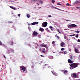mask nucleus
Listing matches in <instances>:
<instances>
[{
  "label": "nucleus",
  "instance_id": "20e7f679",
  "mask_svg": "<svg viewBox=\"0 0 80 80\" xmlns=\"http://www.w3.org/2000/svg\"><path fill=\"white\" fill-rule=\"evenodd\" d=\"M20 70L21 72H25L26 70L25 69V68L24 67L21 66L20 68Z\"/></svg>",
  "mask_w": 80,
  "mask_h": 80
},
{
  "label": "nucleus",
  "instance_id": "79ce46f5",
  "mask_svg": "<svg viewBox=\"0 0 80 80\" xmlns=\"http://www.w3.org/2000/svg\"><path fill=\"white\" fill-rule=\"evenodd\" d=\"M18 17H20V14H19L18 15Z\"/></svg>",
  "mask_w": 80,
  "mask_h": 80
},
{
  "label": "nucleus",
  "instance_id": "774afa93",
  "mask_svg": "<svg viewBox=\"0 0 80 80\" xmlns=\"http://www.w3.org/2000/svg\"><path fill=\"white\" fill-rule=\"evenodd\" d=\"M79 47V48H80V47Z\"/></svg>",
  "mask_w": 80,
  "mask_h": 80
},
{
  "label": "nucleus",
  "instance_id": "a211bd4d",
  "mask_svg": "<svg viewBox=\"0 0 80 80\" xmlns=\"http://www.w3.org/2000/svg\"><path fill=\"white\" fill-rule=\"evenodd\" d=\"M48 58H50V59H51V60L53 59V57L52 56H49Z\"/></svg>",
  "mask_w": 80,
  "mask_h": 80
},
{
  "label": "nucleus",
  "instance_id": "3c124183",
  "mask_svg": "<svg viewBox=\"0 0 80 80\" xmlns=\"http://www.w3.org/2000/svg\"><path fill=\"white\" fill-rule=\"evenodd\" d=\"M66 22H68V21H70V20H66Z\"/></svg>",
  "mask_w": 80,
  "mask_h": 80
},
{
  "label": "nucleus",
  "instance_id": "a19ab883",
  "mask_svg": "<svg viewBox=\"0 0 80 80\" xmlns=\"http://www.w3.org/2000/svg\"><path fill=\"white\" fill-rule=\"evenodd\" d=\"M78 42H80V39H78Z\"/></svg>",
  "mask_w": 80,
  "mask_h": 80
},
{
  "label": "nucleus",
  "instance_id": "4be33fe9",
  "mask_svg": "<svg viewBox=\"0 0 80 80\" xmlns=\"http://www.w3.org/2000/svg\"><path fill=\"white\" fill-rule=\"evenodd\" d=\"M66 5H67V6H68V7H70L71 6H72L71 4H70L68 3H67L66 4Z\"/></svg>",
  "mask_w": 80,
  "mask_h": 80
},
{
  "label": "nucleus",
  "instance_id": "6e6552de",
  "mask_svg": "<svg viewBox=\"0 0 80 80\" xmlns=\"http://www.w3.org/2000/svg\"><path fill=\"white\" fill-rule=\"evenodd\" d=\"M68 62L69 63V65H70L71 63H72L73 62V61H72L70 59H68Z\"/></svg>",
  "mask_w": 80,
  "mask_h": 80
},
{
  "label": "nucleus",
  "instance_id": "603ef678",
  "mask_svg": "<svg viewBox=\"0 0 80 80\" xmlns=\"http://www.w3.org/2000/svg\"><path fill=\"white\" fill-rule=\"evenodd\" d=\"M72 56H71V57H70L71 59H72Z\"/></svg>",
  "mask_w": 80,
  "mask_h": 80
},
{
  "label": "nucleus",
  "instance_id": "6ab92c4d",
  "mask_svg": "<svg viewBox=\"0 0 80 80\" xmlns=\"http://www.w3.org/2000/svg\"><path fill=\"white\" fill-rule=\"evenodd\" d=\"M78 1H76L75 2H73V5H75V4H77V3H78Z\"/></svg>",
  "mask_w": 80,
  "mask_h": 80
},
{
  "label": "nucleus",
  "instance_id": "f704fd0d",
  "mask_svg": "<svg viewBox=\"0 0 80 80\" xmlns=\"http://www.w3.org/2000/svg\"><path fill=\"white\" fill-rule=\"evenodd\" d=\"M39 2L40 3H43V2L42 1H40Z\"/></svg>",
  "mask_w": 80,
  "mask_h": 80
},
{
  "label": "nucleus",
  "instance_id": "2eb2a0df",
  "mask_svg": "<svg viewBox=\"0 0 80 80\" xmlns=\"http://www.w3.org/2000/svg\"><path fill=\"white\" fill-rule=\"evenodd\" d=\"M39 31L40 32H43V31H44V29L42 28H41L39 29Z\"/></svg>",
  "mask_w": 80,
  "mask_h": 80
},
{
  "label": "nucleus",
  "instance_id": "2f4dec72",
  "mask_svg": "<svg viewBox=\"0 0 80 80\" xmlns=\"http://www.w3.org/2000/svg\"><path fill=\"white\" fill-rule=\"evenodd\" d=\"M56 37H57V38H58V39H60V37L58 36H57Z\"/></svg>",
  "mask_w": 80,
  "mask_h": 80
},
{
  "label": "nucleus",
  "instance_id": "dca6fc26",
  "mask_svg": "<svg viewBox=\"0 0 80 80\" xmlns=\"http://www.w3.org/2000/svg\"><path fill=\"white\" fill-rule=\"evenodd\" d=\"M63 72H64V74H66V73H68V71H67V70H63L62 71Z\"/></svg>",
  "mask_w": 80,
  "mask_h": 80
},
{
  "label": "nucleus",
  "instance_id": "864d4df0",
  "mask_svg": "<svg viewBox=\"0 0 80 80\" xmlns=\"http://www.w3.org/2000/svg\"><path fill=\"white\" fill-rule=\"evenodd\" d=\"M72 38H74V40H75V38H74V37H72Z\"/></svg>",
  "mask_w": 80,
  "mask_h": 80
},
{
  "label": "nucleus",
  "instance_id": "f03ea898",
  "mask_svg": "<svg viewBox=\"0 0 80 80\" xmlns=\"http://www.w3.org/2000/svg\"><path fill=\"white\" fill-rule=\"evenodd\" d=\"M70 66L72 67L73 68H76V67H78V65L77 64V63H74L71 64L70 65Z\"/></svg>",
  "mask_w": 80,
  "mask_h": 80
},
{
  "label": "nucleus",
  "instance_id": "7c9ffc66",
  "mask_svg": "<svg viewBox=\"0 0 80 80\" xmlns=\"http://www.w3.org/2000/svg\"><path fill=\"white\" fill-rule=\"evenodd\" d=\"M75 37L76 38H78V34H76Z\"/></svg>",
  "mask_w": 80,
  "mask_h": 80
},
{
  "label": "nucleus",
  "instance_id": "6e6d98bb",
  "mask_svg": "<svg viewBox=\"0 0 80 80\" xmlns=\"http://www.w3.org/2000/svg\"><path fill=\"white\" fill-rule=\"evenodd\" d=\"M78 74H80V72H78Z\"/></svg>",
  "mask_w": 80,
  "mask_h": 80
},
{
  "label": "nucleus",
  "instance_id": "69168bd1",
  "mask_svg": "<svg viewBox=\"0 0 80 80\" xmlns=\"http://www.w3.org/2000/svg\"><path fill=\"white\" fill-rule=\"evenodd\" d=\"M37 5H38V3H37Z\"/></svg>",
  "mask_w": 80,
  "mask_h": 80
},
{
  "label": "nucleus",
  "instance_id": "c85d7f7f",
  "mask_svg": "<svg viewBox=\"0 0 80 80\" xmlns=\"http://www.w3.org/2000/svg\"><path fill=\"white\" fill-rule=\"evenodd\" d=\"M69 68H70V70H72V69H73V67L72 66H71V67H70Z\"/></svg>",
  "mask_w": 80,
  "mask_h": 80
},
{
  "label": "nucleus",
  "instance_id": "0e129e2a",
  "mask_svg": "<svg viewBox=\"0 0 80 80\" xmlns=\"http://www.w3.org/2000/svg\"><path fill=\"white\" fill-rule=\"evenodd\" d=\"M69 78L70 79V78Z\"/></svg>",
  "mask_w": 80,
  "mask_h": 80
},
{
  "label": "nucleus",
  "instance_id": "37998d69",
  "mask_svg": "<svg viewBox=\"0 0 80 80\" xmlns=\"http://www.w3.org/2000/svg\"><path fill=\"white\" fill-rule=\"evenodd\" d=\"M0 45H2V42L0 41Z\"/></svg>",
  "mask_w": 80,
  "mask_h": 80
},
{
  "label": "nucleus",
  "instance_id": "f3484780",
  "mask_svg": "<svg viewBox=\"0 0 80 80\" xmlns=\"http://www.w3.org/2000/svg\"><path fill=\"white\" fill-rule=\"evenodd\" d=\"M10 8H12L13 10H16V8H15V7H13L12 6H10Z\"/></svg>",
  "mask_w": 80,
  "mask_h": 80
},
{
  "label": "nucleus",
  "instance_id": "7ed1b4c3",
  "mask_svg": "<svg viewBox=\"0 0 80 80\" xmlns=\"http://www.w3.org/2000/svg\"><path fill=\"white\" fill-rule=\"evenodd\" d=\"M71 77L73 78H78L79 76L78 75H76L75 73H73L71 74Z\"/></svg>",
  "mask_w": 80,
  "mask_h": 80
},
{
  "label": "nucleus",
  "instance_id": "c756f323",
  "mask_svg": "<svg viewBox=\"0 0 80 80\" xmlns=\"http://www.w3.org/2000/svg\"><path fill=\"white\" fill-rule=\"evenodd\" d=\"M30 27V26H29V27H28V28L30 30H31V28H30V27Z\"/></svg>",
  "mask_w": 80,
  "mask_h": 80
},
{
  "label": "nucleus",
  "instance_id": "58836bf2",
  "mask_svg": "<svg viewBox=\"0 0 80 80\" xmlns=\"http://www.w3.org/2000/svg\"><path fill=\"white\" fill-rule=\"evenodd\" d=\"M48 17L52 18V16H51V15H48Z\"/></svg>",
  "mask_w": 80,
  "mask_h": 80
},
{
  "label": "nucleus",
  "instance_id": "cd10ccee",
  "mask_svg": "<svg viewBox=\"0 0 80 80\" xmlns=\"http://www.w3.org/2000/svg\"><path fill=\"white\" fill-rule=\"evenodd\" d=\"M75 32H76L77 33H79V31L78 30L77 31H75Z\"/></svg>",
  "mask_w": 80,
  "mask_h": 80
},
{
  "label": "nucleus",
  "instance_id": "8fccbe9b",
  "mask_svg": "<svg viewBox=\"0 0 80 80\" xmlns=\"http://www.w3.org/2000/svg\"><path fill=\"white\" fill-rule=\"evenodd\" d=\"M3 57H4V58H6V57H5V56L4 55Z\"/></svg>",
  "mask_w": 80,
  "mask_h": 80
},
{
  "label": "nucleus",
  "instance_id": "1a4fd4ad",
  "mask_svg": "<svg viewBox=\"0 0 80 80\" xmlns=\"http://www.w3.org/2000/svg\"><path fill=\"white\" fill-rule=\"evenodd\" d=\"M38 32H37L35 31H34L33 33V36H35V35H38Z\"/></svg>",
  "mask_w": 80,
  "mask_h": 80
},
{
  "label": "nucleus",
  "instance_id": "c03bdc74",
  "mask_svg": "<svg viewBox=\"0 0 80 80\" xmlns=\"http://www.w3.org/2000/svg\"><path fill=\"white\" fill-rule=\"evenodd\" d=\"M77 8L78 9H80V7H77Z\"/></svg>",
  "mask_w": 80,
  "mask_h": 80
},
{
  "label": "nucleus",
  "instance_id": "393cba45",
  "mask_svg": "<svg viewBox=\"0 0 80 80\" xmlns=\"http://www.w3.org/2000/svg\"><path fill=\"white\" fill-rule=\"evenodd\" d=\"M27 17L28 18H30V16L29 15L27 14Z\"/></svg>",
  "mask_w": 80,
  "mask_h": 80
},
{
  "label": "nucleus",
  "instance_id": "4468645a",
  "mask_svg": "<svg viewBox=\"0 0 80 80\" xmlns=\"http://www.w3.org/2000/svg\"><path fill=\"white\" fill-rule=\"evenodd\" d=\"M40 46H41L42 47H47V44L43 45V44H41Z\"/></svg>",
  "mask_w": 80,
  "mask_h": 80
},
{
  "label": "nucleus",
  "instance_id": "423d86ee",
  "mask_svg": "<svg viewBox=\"0 0 80 80\" xmlns=\"http://www.w3.org/2000/svg\"><path fill=\"white\" fill-rule=\"evenodd\" d=\"M37 24H38V22H33V23H32L31 24H28V25H36Z\"/></svg>",
  "mask_w": 80,
  "mask_h": 80
},
{
  "label": "nucleus",
  "instance_id": "ea45409f",
  "mask_svg": "<svg viewBox=\"0 0 80 80\" xmlns=\"http://www.w3.org/2000/svg\"><path fill=\"white\" fill-rule=\"evenodd\" d=\"M34 2H36V1H37V0H32Z\"/></svg>",
  "mask_w": 80,
  "mask_h": 80
},
{
  "label": "nucleus",
  "instance_id": "09e8293b",
  "mask_svg": "<svg viewBox=\"0 0 80 80\" xmlns=\"http://www.w3.org/2000/svg\"><path fill=\"white\" fill-rule=\"evenodd\" d=\"M48 68H51L50 67L48 66Z\"/></svg>",
  "mask_w": 80,
  "mask_h": 80
},
{
  "label": "nucleus",
  "instance_id": "0eeeda50",
  "mask_svg": "<svg viewBox=\"0 0 80 80\" xmlns=\"http://www.w3.org/2000/svg\"><path fill=\"white\" fill-rule=\"evenodd\" d=\"M13 52H14V50L12 49H10L9 50H8V53H10Z\"/></svg>",
  "mask_w": 80,
  "mask_h": 80
},
{
  "label": "nucleus",
  "instance_id": "e433bc0d",
  "mask_svg": "<svg viewBox=\"0 0 80 80\" xmlns=\"http://www.w3.org/2000/svg\"><path fill=\"white\" fill-rule=\"evenodd\" d=\"M55 41H53L52 42V44H55Z\"/></svg>",
  "mask_w": 80,
  "mask_h": 80
},
{
  "label": "nucleus",
  "instance_id": "473e14b6",
  "mask_svg": "<svg viewBox=\"0 0 80 80\" xmlns=\"http://www.w3.org/2000/svg\"><path fill=\"white\" fill-rule=\"evenodd\" d=\"M42 53H45L46 52L45 51H44V50H42Z\"/></svg>",
  "mask_w": 80,
  "mask_h": 80
},
{
  "label": "nucleus",
  "instance_id": "bf43d9fd",
  "mask_svg": "<svg viewBox=\"0 0 80 80\" xmlns=\"http://www.w3.org/2000/svg\"><path fill=\"white\" fill-rule=\"evenodd\" d=\"M28 46H30V44H28Z\"/></svg>",
  "mask_w": 80,
  "mask_h": 80
},
{
  "label": "nucleus",
  "instance_id": "4d7b16f0",
  "mask_svg": "<svg viewBox=\"0 0 80 80\" xmlns=\"http://www.w3.org/2000/svg\"><path fill=\"white\" fill-rule=\"evenodd\" d=\"M9 23H12V22H9Z\"/></svg>",
  "mask_w": 80,
  "mask_h": 80
},
{
  "label": "nucleus",
  "instance_id": "49530a36",
  "mask_svg": "<svg viewBox=\"0 0 80 80\" xmlns=\"http://www.w3.org/2000/svg\"><path fill=\"white\" fill-rule=\"evenodd\" d=\"M47 32H50V31L48 29L47 30Z\"/></svg>",
  "mask_w": 80,
  "mask_h": 80
},
{
  "label": "nucleus",
  "instance_id": "680f3d73",
  "mask_svg": "<svg viewBox=\"0 0 80 80\" xmlns=\"http://www.w3.org/2000/svg\"><path fill=\"white\" fill-rule=\"evenodd\" d=\"M38 48V47H36V48Z\"/></svg>",
  "mask_w": 80,
  "mask_h": 80
},
{
  "label": "nucleus",
  "instance_id": "a878e982",
  "mask_svg": "<svg viewBox=\"0 0 80 80\" xmlns=\"http://www.w3.org/2000/svg\"><path fill=\"white\" fill-rule=\"evenodd\" d=\"M38 38H41V35H39L38 36Z\"/></svg>",
  "mask_w": 80,
  "mask_h": 80
},
{
  "label": "nucleus",
  "instance_id": "9d476101",
  "mask_svg": "<svg viewBox=\"0 0 80 80\" xmlns=\"http://www.w3.org/2000/svg\"><path fill=\"white\" fill-rule=\"evenodd\" d=\"M51 72L52 73L53 75H55V76H57V73L56 72H54L53 71H52Z\"/></svg>",
  "mask_w": 80,
  "mask_h": 80
},
{
  "label": "nucleus",
  "instance_id": "aec40b11",
  "mask_svg": "<svg viewBox=\"0 0 80 80\" xmlns=\"http://www.w3.org/2000/svg\"><path fill=\"white\" fill-rule=\"evenodd\" d=\"M49 28H50V29H51V30L52 31H53L54 30L53 28L51 26H50L49 27Z\"/></svg>",
  "mask_w": 80,
  "mask_h": 80
},
{
  "label": "nucleus",
  "instance_id": "e2e57ef3",
  "mask_svg": "<svg viewBox=\"0 0 80 80\" xmlns=\"http://www.w3.org/2000/svg\"><path fill=\"white\" fill-rule=\"evenodd\" d=\"M61 53H63V52H61Z\"/></svg>",
  "mask_w": 80,
  "mask_h": 80
},
{
  "label": "nucleus",
  "instance_id": "052dcab7",
  "mask_svg": "<svg viewBox=\"0 0 80 80\" xmlns=\"http://www.w3.org/2000/svg\"><path fill=\"white\" fill-rule=\"evenodd\" d=\"M45 65H48V64H45Z\"/></svg>",
  "mask_w": 80,
  "mask_h": 80
},
{
  "label": "nucleus",
  "instance_id": "72a5a7b5",
  "mask_svg": "<svg viewBox=\"0 0 80 80\" xmlns=\"http://www.w3.org/2000/svg\"><path fill=\"white\" fill-rule=\"evenodd\" d=\"M64 54L65 55V54H67V52L66 51H64Z\"/></svg>",
  "mask_w": 80,
  "mask_h": 80
},
{
  "label": "nucleus",
  "instance_id": "9b49d317",
  "mask_svg": "<svg viewBox=\"0 0 80 80\" xmlns=\"http://www.w3.org/2000/svg\"><path fill=\"white\" fill-rule=\"evenodd\" d=\"M75 51L76 53H79V50L77 49H75Z\"/></svg>",
  "mask_w": 80,
  "mask_h": 80
},
{
  "label": "nucleus",
  "instance_id": "4c0bfd02",
  "mask_svg": "<svg viewBox=\"0 0 80 80\" xmlns=\"http://www.w3.org/2000/svg\"><path fill=\"white\" fill-rule=\"evenodd\" d=\"M57 4L58 5H61V4L59 2Z\"/></svg>",
  "mask_w": 80,
  "mask_h": 80
},
{
  "label": "nucleus",
  "instance_id": "13d9d810",
  "mask_svg": "<svg viewBox=\"0 0 80 80\" xmlns=\"http://www.w3.org/2000/svg\"><path fill=\"white\" fill-rule=\"evenodd\" d=\"M43 50H45V48H43Z\"/></svg>",
  "mask_w": 80,
  "mask_h": 80
},
{
  "label": "nucleus",
  "instance_id": "412c9836",
  "mask_svg": "<svg viewBox=\"0 0 80 80\" xmlns=\"http://www.w3.org/2000/svg\"><path fill=\"white\" fill-rule=\"evenodd\" d=\"M55 8L56 9H57V10H61V11H63L64 12H66V11H64V10H61V9H59L58 8H56V7Z\"/></svg>",
  "mask_w": 80,
  "mask_h": 80
},
{
  "label": "nucleus",
  "instance_id": "5701e85b",
  "mask_svg": "<svg viewBox=\"0 0 80 80\" xmlns=\"http://www.w3.org/2000/svg\"><path fill=\"white\" fill-rule=\"evenodd\" d=\"M75 35V34H73L72 35H68L69 37H73Z\"/></svg>",
  "mask_w": 80,
  "mask_h": 80
},
{
  "label": "nucleus",
  "instance_id": "b1692460",
  "mask_svg": "<svg viewBox=\"0 0 80 80\" xmlns=\"http://www.w3.org/2000/svg\"><path fill=\"white\" fill-rule=\"evenodd\" d=\"M64 38L66 40H68V38L66 36H64Z\"/></svg>",
  "mask_w": 80,
  "mask_h": 80
},
{
  "label": "nucleus",
  "instance_id": "5fc2aeb1",
  "mask_svg": "<svg viewBox=\"0 0 80 80\" xmlns=\"http://www.w3.org/2000/svg\"><path fill=\"white\" fill-rule=\"evenodd\" d=\"M53 46H55V44H53Z\"/></svg>",
  "mask_w": 80,
  "mask_h": 80
},
{
  "label": "nucleus",
  "instance_id": "c9c22d12",
  "mask_svg": "<svg viewBox=\"0 0 80 80\" xmlns=\"http://www.w3.org/2000/svg\"><path fill=\"white\" fill-rule=\"evenodd\" d=\"M58 33H61V32H60V30H59V29H58Z\"/></svg>",
  "mask_w": 80,
  "mask_h": 80
},
{
  "label": "nucleus",
  "instance_id": "f257e3e1",
  "mask_svg": "<svg viewBox=\"0 0 80 80\" xmlns=\"http://www.w3.org/2000/svg\"><path fill=\"white\" fill-rule=\"evenodd\" d=\"M68 28H76L77 27V25H75V24H68Z\"/></svg>",
  "mask_w": 80,
  "mask_h": 80
},
{
  "label": "nucleus",
  "instance_id": "a18cd8bd",
  "mask_svg": "<svg viewBox=\"0 0 80 80\" xmlns=\"http://www.w3.org/2000/svg\"><path fill=\"white\" fill-rule=\"evenodd\" d=\"M41 57H44V56L42 55H40Z\"/></svg>",
  "mask_w": 80,
  "mask_h": 80
},
{
  "label": "nucleus",
  "instance_id": "f8f14e48",
  "mask_svg": "<svg viewBox=\"0 0 80 80\" xmlns=\"http://www.w3.org/2000/svg\"><path fill=\"white\" fill-rule=\"evenodd\" d=\"M65 42H62L61 44H60V45H61V47H63V45H65Z\"/></svg>",
  "mask_w": 80,
  "mask_h": 80
},
{
  "label": "nucleus",
  "instance_id": "bb28decb",
  "mask_svg": "<svg viewBox=\"0 0 80 80\" xmlns=\"http://www.w3.org/2000/svg\"><path fill=\"white\" fill-rule=\"evenodd\" d=\"M52 3H54L55 2V1L54 0H52Z\"/></svg>",
  "mask_w": 80,
  "mask_h": 80
},
{
  "label": "nucleus",
  "instance_id": "338daca9",
  "mask_svg": "<svg viewBox=\"0 0 80 80\" xmlns=\"http://www.w3.org/2000/svg\"><path fill=\"white\" fill-rule=\"evenodd\" d=\"M46 29H47V30H48V28H47Z\"/></svg>",
  "mask_w": 80,
  "mask_h": 80
},
{
  "label": "nucleus",
  "instance_id": "39448f33",
  "mask_svg": "<svg viewBox=\"0 0 80 80\" xmlns=\"http://www.w3.org/2000/svg\"><path fill=\"white\" fill-rule=\"evenodd\" d=\"M48 24V23H47V22H44L42 23V27H46L47 26Z\"/></svg>",
  "mask_w": 80,
  "mask_h": 80
},
{
  "label": "nucleus",
  "instance_id": "de8ad7c7",
  "mask_svg": "<svg viewBox=\"0 0 80 80\" xmlns=\"http://www.w3.org/2000/svg\"><path fill=\"white\" fill-rule=\"evenodd\" d=\"M63 50H64V48H62L61 49V51H63Z\"/></svg>",
  "mask_w": 80,
  "mask_h": 80
},
{
  "label": "nucleus",
  "instance_id": "ddd939ff",
  "mask_svg": "<svg viewBox=\"0 0 80 80\" xmlns=\"http://www.w3.org/2000/svg\"><path fill=\"white\" fill-rule=\"evenodd\" d=\"M9 44L10 45H13V41H12L9 42Z\"/></svg>",
  "mask_w": 80,
  "mask_h": 80
}]
</instances>
